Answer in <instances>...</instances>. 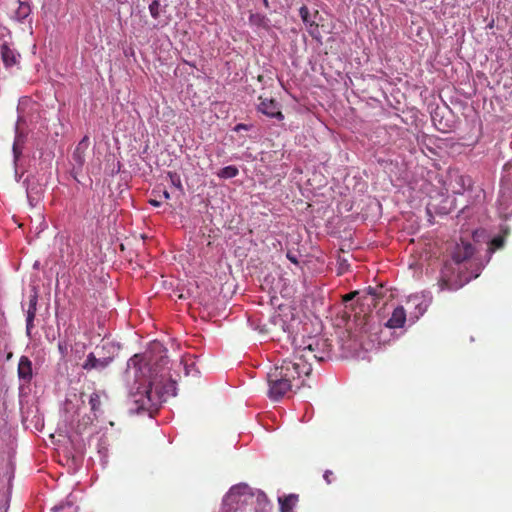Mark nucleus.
Returning <instances> with one entry per match:
<instances>
[{
  "instance_id": "nucleus-1",
  "label": "nucleus",
  "mask_w": 512,
  "mask_h": 512,
  "mask_svg": "<svg viewBox=\"0 0 512 512\" xmlns=\"http://www.w3.org/2000/svg\"><path fill=\"white\" fill-rule=\"evenodd\" d=\"M275 367L296 388H300L304 384L301 378L309 376L312 371V365L306 359V355L299 354V352H295L291 358L284 359L280 365Z\"/></svg>"
},
{
  "instance_id": "nucleus-2",
  "label": "nucleus",
  "mask_w": 512,
  "mask_h": 512,
  "mask_svg": "<svg viewBox=\"0 0 512 512\" xmlns=\"http://www.w3.org/2000/svg\"><path fill=\"white\" fill-rule=\"evenodd\" d=\"M331 344L327 339L322 337H311L308 339V343L302 348L296 350L299 354H305L306 359H315L317 361H324L330 356Z\"/></svg>"
},
{
  "instance_id": "nucleus-3",
  "label": "nucleus",
  "mask_w": 512,
  "mask_h": 512,
  "mask_svg": "<svg viewBox=\"0 0 512 512\" xmlns=\"http://www.w3.org/2000/svg\"><path fill=\"white\" fill-rule=\"evenodd\" d=\"M438 286L440 291L460 288L462 286L460 266H457L452 260L446 261L440 271Z\"/></svg>"
},
{
  "instance_id": "nucleus-4",
  "label": "nucleus",
  "mask_w": 512,
  "mask_h": 512,
  "mask_svg": "<svg viewBox=\"0 0 512 512\" xmlns=\"http://www.w3.org/2000/svg\"><path fill=\"white\" fill-rule=\"evenodd\" d=\"M267 380L269 384L268 395L271 399L278 400L293 389L290 380L284 377L276 367L268 372Z\"/></svg>"
},
{
  "instance_id": "nucleus-5",
  "label": "nucleus",
  "mask_w": 512,
  "mask_h": 512,
  "mask_svg": "<svg viewBox=\"0 0 512 512\" xmlns=\"http://www.w3.org/2000/svg\"><path fill=\"white\" fill-rule=\"evenodd\" d=\"M501 205L512 204V161L505 164L499 192Z\"/></svg>"
},
{
  "instance_id": "nucleus-6",
  "label": "nucleus",
  "mask_w": 512,
  "mask_h": 512,
  "mask_svg": "<svg viewBox=\"0 0 512 512\" xmlns=\"http://www.w3.org/2000/svg\"><path fill=\"white\" fill-rule=\"evenodd\" d=\"M259 104L257 106L258 111L270 118H276L283 120L284 115L280 110V104L273 98H266L259 96Z\"/></svg>"
},
{
  "instance_id": "nucleus-7",
  "label": "nucleus",
  "mask_w": 512,
  "mask_h": 512,
  "mask_svg": "<svg viewBox=\"0 0 512 512\" xmlns=\"http://www.w3.org/2000/svg\"><path fill=\"white\" fill-rule=\"evenodd\" d=\"M474 252L475 248L470 242L461 241L455 246L452 252L451 260L457 266H460L461 264L468 261L474 255Z\"/></svg>"
},
{
  "instance_id": "nucleus-8",
  "label": "nucleus",
  "mask_w": 512,
  "mask_h": 512,
  "mask_svg": "<svg viewBox=\"0 0 512 512\" xmlns=\"http://www.w3.org/2000/svg\"><path fill=\"white\" fill-rule=\"evenodd\" d=\"M383 297L384 292L382 286H369L358 298V301L361 302L362 305H367L369 308H375L378 305L379 300Z\"/></svg>"
},
{
  "instance_id": "nucleus-9",
  "label": "nucleus",
  "mask_w": 512,
  "mask_h": 512,
  "mask_svg": "<svg viewBox=\"0 0 512 512\" xmlns=\"http://www.w3.org/2000/svg\"><path fill=\"white\" fill-rule=\"evenodd\" d=\"M113 361V357H96L94 353H89L86 357V360L82 364L83 370L91 371L97 370L102 371L107 368Z\"/></svg>"
},
{
  "instance_id": "nucleus-10",
  "label": "nucleus",
  "mask_w": 512,
  "mask_h": 512,
  "mask_svg": "<svg viewBox=\"0 0 512 512\" xmlns=\"http://www.w3.org/2000/svg\"><path fill=\"white\" fill-rule=\"evenodd\" d=\"M138 395L139 398L135 399V402L139 404V408L141 409H149L161 400L159 393L153 391L152 384L145 389L144 393H139Z\"/></svg>"
},
{
  "instance_id": "nucleus-11",
  "label": "nucleus",
  "mask_w": 512,
  "mask_h": 512,
  "mask_svg": "<svg viewBox=\"0 0 512 512\" xmlns=\"http://www.w3.org/2000/svg\"><path fill=\"white\" fill-rule=\"evenodd\" d=\"M89 144V137H83V139L77 144L72 154V160L74 162V165L77 166L78 168H82V166L85 163V154L89 147Z\"/></svg>"
},
{
  "instance_id": "nucleus-12",
  "label": "nucleus",
  "mask_w": 512,
  "mask_h": 512,
  "mask_svg": "<svg viewBox=\"0 0 512 512\" xmlns=\"http://www.w3.org/2000/svg\"><path fill=\"white\" fill-rule=\"evenodd\" d=\"M0 53L6 68H11L19 63L20 54L11 49L7 43L1 45Z\"/></svg>"
},
{
  "instance_id": "nucleus-13",
  "label": "nucleus",
  "mask_w": 512,
  "mask_h": 512,
  "mask_svg": "<svg viewBox=\"0 0 512 512\" xmlns=\"http://www.w3.org/2000/svg\"><path fill=\"white\" fill-rule=\"evenodd\" d=\"M18 376L25 383L32 379V362L27 356H22L18 363Z\"/></svg>"
},
{
  "instance_id": "nucleus-14",
  "label": "nucleus",
  "mask_w": 512,
  "mask_h": 512,
  "mask_svg": "<svg viewBox=\"0 0 512 512\" xmlns=\"http://www.w3.org/2000/svg\"><path fill=\"white\" fill-rule=\"evenodd\" d=\"M406 322V311L402 306H398L394 309L391 317L386 323L389 328H401Z\"/></svg>"
},
{
  "instance_id": "nucleus-15",
  "label": "nucleus",
  "mask_w": 512,
  "mask_h": 512,
  "mask_svg": "<svg viewBox=\"0 0 512 512\" xmlns=\"http://www.w3.org/2000/svg\"><path fill=\"white\" fill-rule=\"evenodd\" d=\"M37 306V296L33 295L29 300V307L27 310V318H26V332L30 335L32 328L34 327V319L36 316V308Z\"/></svg>"
},
{
  "instance_id": "nucleus-16",
  "label": "nucleus",
  "mask_w": 512,
  "mask_h": 512,
  "mask_svg": "<svg viewBox=\"0 0 512 512\" xmlns=\"http://www.w3.org/2000/svg\"><path fill=\"white\" fill-rule=\"evenodd\" d=\"M151 195L153 198H150L148 202L154 207H159L162 204V199L169 200L171 197L170 193L161 187L153 189Z\"/></svg>"
},
{
  "instance_id": "nucleus-17",
  "label": "nucleus",
  "mask_w": 512,
  "mask_h": 512,
  "mask_svg": "<svg viewBox=\"0 0 512 512\" xmlns=\"http://www.w3.org/2000/svg\"><path fill=\"white\" fill-rule=\"evenodd\" d=\"M298 501V496L291 494L284 498H279L281 512H293V508Z\"/></svg>"
},
{
  "instance_id": "nucleus-18",
  "label": "nucleus",
  "mask_w": 512,
  "mask_h": 512,
  "mask_svg": "<svg viewBox=\"0 0 512 512\" xmlns=\"http://www.w3.org/2000/svg\"><path fill=\"white\" fill-rule=\"evenodd\" d=\"M89 405L91 412L95 417H98V414L101 412V397L98 392H93L89 397Z\"/></svg>"
},
{
  "instance_id": "nucleus-19",
  "label": "nucleus",
  "mask_w": 512,
  "mask_h": 512,
  "mask_svg": "<svg viewBox=\"0 0 512 512\" xmlns=\"http://www.w3.org/2000/svg\"><path fill=\"white\" fill-rule=\"evenodd\" d=\"M238 173L239 170L236 166L229 165L220 169L219 172L217 173V176L223 179H230L236 177Z\"/></svg>"
},
{
  "instance_id": "nucleus-20",
  "label": "nucleus",
  "mask_w": 512,
  "mask_h": 512,
  "mask_svg": "<svg viewBox=\"0 0 512 512\" xmlns=\"http://www.w3.org/2000/svg\"><path fill=\"white\" fill-rule=\"evenodd\" d=\"M98 417H95V416H90V415H84L79 421H78V424H77V432L78 433H82L84 432L89 426H91L94 422L95 419H97Z\"/></svg>"
},
{
  "instance_id": "nucleus-21",
  "label": "nucleus",
  "mask_w": 512,
  "mask_h": 512,
  "mask_svg": "<svg viewBox=\"0 0 512 512\" xmlns=\"http://www.w3.org/2000/svg\"><path fill=\"white\" fill-rule=\"evenodd\" d=\"M19 4L18 9L16 11V15L19 19H25L31 12L30 5L27 2L18 0Z\"/></svg>"
},
{
  "instance_id": "nucleus-22",
  "label": "nucleus",
  "mask_w": 512,
  "mask_h": 512,
  "mask_svg": "<svg viewBox=\"0 0 512 512\" xmlns=\"http://www.w3.org/2000/svg\"><path fill=\"white\" fill-rule=\"evenodd\" d=\"M299 15H300L302 21L306 25H308L310 27H313V26H315L316 28L318 27V25L310 19V13H309V9L307 8V6L303 5L300 7Z\"/></svg>"
},
{
  "instance_id": "nucleus-23",
  "label": "nucleus",
  "mask_w": 512,
  "mask_h": 512,
  "mask_svg": "<svg viewBox=\"0 0 512 512\" xmlns=\"http://www.w3.org/2000/svg\"><path fill=\"white\" fill-rule=\"evenodd\" d=\"M503 246H504V238L502 236H496L490 242V249L492 251L500 249Z\"/></svg>"
},
{
  "instance_id": "nucleus-24",
  "label": "nucleus",
  "mask_w": 512,
  "mask_h": 512,
  "mask_svg": "<svg viewBox=\"0 0 512 512\" xmlns=\"http://www.w3.org/2000/svg\"><path fill=\"white\" fill-rule=\"evenodd\" d=\"M159 7L160 4L158 0L152 1V3L149 5L150 14L154 19H157L159 17Z\"/></svg>"
},
{
  "instance_id": "nucleus-25",
  "label": "nucleus",
  "mask_w": 512,
  "mask_h": 512,
  "mask_svg": "<svg viewBox=\"0 0 512 512\" xmlns=\"http://www.w3.org/2000/svg\"><path fill=\"white\" fill-rule=\"evenodd\" d=\"M359 294H360L359 291H352V292H350V293H348V294L343 296V301L344 302L351 301L352 299H354Z\"/></svg>"
},
{
  "instance_id": "nucleus-26",
  "label": "nucleus",
  "mask_w": 512,
  "mask_h": 512,
  "mask_svg": "<svg viewBox=\"0 0 512 512\" xmlns=\"http://www.w3.org/2000/svg\"><path fill=\"white\" fill-rule=\"evenodd\" d=\"M333 476V472L330 470H326L324 472L323 478L325 479L327 484H330L332 482L331 477Z\"/></svg>"
},
{
  "instance_id": "nucleus-27",
  "label": "nucleus",
  "mask_w": 512,
  "mask_h": 512,
  "mask_svg": "<svg viewBox=\"0 0 512 512\" xmlns=\"http://www.w3.org/2000/svg\"><path fill=\"white\" fill-rule=\"evenodd\" d=\"M287 258H288L292 263H294V264H298V260H297L296 255H294V254H292V253L288 252V253H287Z\"/></svg>"
},
{
  "instance_id": "nucleus-28",
  "label": "nucleus",
  "mask_w": 512,
  "mask_h": 512,
  "mask_svg": "<svg viewBox=\"0 0 512 512\" xmlns=\"http://www.w3.org/2000/svg\"><path fill=\"white\" fill-rule=\"evenodd\" d=\"M58 349H59V351L61 352V354H64V353H65V351H66V345H65V344H63L62 342H59V343H58Z\"/></svg>"
},
{
  "instance_id": "nucleus-29",
  "label": "nucleus",
  "mask_w": 512,
  "mask_h": 512,
  "mask_svg": "<svg viewBox=\"0 0 512 512\" xmlns=\"http://www.w3.org/2000/svg\"><path fill=\"white\" fill-rule=\"evenodd\" d=\"M241 129L247 130V129H248V127H247V125L242 124V123H240V124L236 125V127H235V130H236V131H240Z\"/></svg>"
},
{
  "instance_id": "nucleus-30",
  "label": "nucleus",
  "mask_w": 512,
  "mask_h": 512,
  "mask_svg": "<svg viewBox=\"0 0 512 512\" xmlns=\"http://www.w3.org/2000/svg\"><path fill=\"white\" fill-rule=\"evenodd\" d=\"M263 3H264V5H265V7H267V8L269 7V2H268V0H263Z\"/></svg>"
},
{
  "instance_id": "nucleus-31",
  "label": "nucleus",
  "mask_w": 512,
  "mask_h": 512,
  "mask_svg": "<svg viewBox=\"0 0 512 512\" xmlns=\"http://www.w3.org/2000/svg\"><path fill=\"white\" fill-rule=\"evenodd\" d=\"M175 185H178L179 187H181L180 180H178V182H175Z\"/></svg>"
},
{
  "instance_id": "nucleus-32",
  "label": "nucleus",
  "mask_w": 512,
  "mask_h": 512,
  "mask_svg": "<svg viewBox=\"0 0 512 512\" xmlns=\"http://www.w3.org/2000/svg\"><path fill=\"white\" fill-rule=\"evenodd\" d=\"M175 185H178L179 187H181L180 180H178V182H175Z\"/></svg>"
},
{
  "instance_id": "nucleus-33",
  "label": "nucleus",
  "mask_w": 512,
  "mask_h": 512,
  "mask_svg": "<svg viewBox=\"0 0 512 512\" xmlns=\"http://www.w3.org/2000/svg\"><path fill=\"white\" fill-rule=\"evenodd\" d=\"M55 509H62V506H55Z\"/></svg>"
}]
</instances>
